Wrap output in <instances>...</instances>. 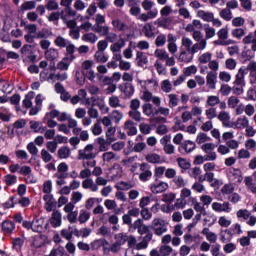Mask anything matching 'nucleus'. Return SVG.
Segmentation results:
<instances>
[{"instance_id": "f257e3e1", "label": "nucleus", "mask_w": 256, "mask_h": 256, "mask_svg": "<svg viewBox=\"0 0 256 256\" xmlns=\"http://www.w3.org/2000/svg\"><path fill=\"white\" fill-rule=\"evenodd\" d=\"M77 59L75 56V44L68 42L67 52L60 62L57 63L59 71H68L72 62Z\"/></svg>"}, {"instance_id": "f03ea898", "label": "nucleus", "mask_w": 256, "mask_h": 256, "mask_svg": "<svg viewBox=\"0 0 256 256\" xmlns=\"http://www.w3.org/2000/svg\"><path fill=\"white\" fill-rule=\"evenodd\" d=\"M167 225H169V223H167V221H165L164 219L154 218L150 228L154 230L155 235L161 237L163 233H167Z\"/></svg>"}, {"instance_id": "7ed1b4c3", "label": "nucleus", "mask_w": 256, "mask_h": 256, "mask_svg": "<svg viewBox=\"0 0 256 256\" xmlns=\"http://www.w3.org/2000/svg\"><path fill=\"white\" fill-rule=\"evenodd\" d=\"M118 89L121 91V93H124L126 99H131L133 95H135V86L129 82L120 84Z\"/></svg>"}, {"instance_id": "20e7f679", "label": "nucleus", "mask_w": 256, "mask_h": 256, "mask_svg": "<svg viewBox=\"0 0 256 256\" xmlns=\"http://www.w3.org/2000/svg\"><path fill=\"white\" fill-rule=\"evenodd\" d=\"M167 189H169V184L163 181L150 185V190L154 195H158V193H165Z\"/></svg>"}, {"instance_id": "39448f33", "label": "nucleus", "mask_w": 256, "mask_h": 256, "mask_svg": "<svg viewBox=\"0 0 256 256\" xmlns=\"http://www.w3.org/2000/svg\"><path fill=\"white\" fill-rule=\"evenodd\" d=\"M228 177L233 183H241L243 181V174L237 168H231L228 172Z\"/></svg>"}, {"instance_id": "423d86ee", "label": "nucleus", "mask_w": 256, "mask_h": 256, "mask_svg": "<svg viewBox=\"0 0 256 256\" xmlns=\"http://www.w3.org/2000/svg\"><path fill=\"white\" fill-rule=\"evenodd\" d=\"M213 211L217 213H231V207L229 206V202H224L223 204L219 202L212 203Z\"/></svg>"}, {"instance_id": "0eeeda50", "label": "nucleus", "mask_w": 256, "mask_h": 256, "mask_svg": "<svg viewBox=\"0 0 256 256\" xmlns=\"http://www.w3.org/2000/svg\"><path fill=\"white\" fill-rule=\"evenodd\" d=\"M1 231L4 235H11L15 231V222L11 220H4L1 223Z\"/></svg>"}, {"instance_id": "6e6552de", "label": "nucleus", "mask_w": 256, "mask_h": 256, "mask_svg": "<svg viewBox=\"0 0 256 256\" xmlns=\"http://www.w3.org/2000/svg\"><path fill=\"white\" fill-rule=\"evenodd\" d=\"M245 75H247V69H245V66H242L238 73L236 74V79L234 81V84L237 87H241V85H243V83H245Z\"/></svg>"}, {"instance_id": "1a4fd4ad", "label": "nucleus", "mask_w": 256, "mask_h": 256, "mask_svg": "<svg viewBox=\"0 0 256 256\" xmlns=\"http://www.w3.org/2000/svg\"><path fill=\"white\" fill-rule=\"evenodd\" d=\"M50 223L55 229L61 227V212L59 210H53Z\"/></svg>"}, {"instance_id": "9d476101", "label": "nucleus", "mask_w": 256, "mask_h": 256, "mask_svg": "<svg viewBox=\"0 0 256 256\" xmlns=\"http://www.w3.org/2000/svg\"><path fill=\"white\" fill-rule=\"evenodd\" d=\"M244 51H242L240 55V61L242 63H246L247 61H251L253 57H255V52L251 49H247V46L244 47Z\"/></svg>"}, {"instance_id": "9b49d317", "label": "nucleus", "mask_w": 256, "mask_h": 256, "mask_svg": "<svg viewBox=\"0 0 256 256\" xmlns=\"http://www.w3.org/2000/svg\"><path fill=\"white\" fill-rule=\"evenodd\" d=\"M233 125H235V129H245L249 127V118H247V116H244L243 118L239 117L233 122Z\"/></svg>"}, {"instance_id": "f8f14e48", "label": "nucleus", "mask_w": 256, "mask_h": 256, "mask_svg": "<svg viewBox=\"0 0 256 256\" xmlns=\"http://www.w3.org/2000/svg\"><path fill=\"white\" fill-rule=\"evenodd\" d=\"M216 81H217V73L213 71L208 72L206 76V83L209 89H215Z\"/></svg>"}, {"instance_id": "ddd939ff", "label": "nucleus", "mask_w": 256, "mask_h": 256, "mask_svg": "<svg viewBox=\"0 0 256 256\" xmlns=\"http://www.w3.org/2000/svg\"><path fill=\"white\" fill-rule=\"evenodd\" d=\"M171 21V17L158 18L156 21H154V25H158V27H162V29H169Z\"/></svg>"}, {"instance_id": "4468645a", "label": "nucleus", "mask_w": 256, "mask_h": 256, "mask_svg": "<svg viewBox=\"0 0 256 256\" xmlns=\"http://www.w3.org/2000/svg\"><path fill=\"white\" fill-rule=\"evenodd\" d=\"M59 55V50L55 48H48V50L45 51V58L47 61H55Z\"/></svg>"}, {"instance_id": "2eb2a0df", "label": "nucleus", "mask_w": 256, "mask_h": 256, "mask_svg": "<svg viewBox=\"0 0 256 256\" xmlns=\"http://www.w3.org/2000/svg\"><path fill=\"white\" fill-rule=\"evenodd\" d=\"M112 26L117 31H127L129 29V26L125 22L120 21L119 19L112 20Z\"/></svg>"}, {"instance_id": "dca6fc26", "label": "nucleus", "mask_w": 256, "mask_h": 256, "mask_svg": "<svg viewBox=\"0 0 256 256\" xmlns=\"http://www.w3.org/2000/svg\"><path fill=\"white\" fill-rule=\"evenodd\" d=\"M143 29L145 37H148V39L155 38V33L153 32L155 31V26H153V24L147 23L144 25Z\"/></svg>"}, {"instance_id": "f3484780", "label": "nucleus", "mask_w": 256, "mask_h": 256, "mask_svg": "<svg viewBox=\"0 0 256 256\" xmlns=\"http://www.w3.org/2000/svg\"><path fill=\"white\" fill-rule=\"evenodd\" d=\"M54 43L56 47H60V49H65L66 47V53H67V47H69V43H71V41H67V39L63 38V36H58L54 40Z\"/></svg>"}, {"instance_id": "a211bd4d", "label": "nucleus", "mask_w": 256, "mask_h": 256, "mask_svg": "<svg viewBox=\"0 0 256 256\" xmlns=\"http://www.w3.org/2000/svg\"><path fill=\"white\" fill-rule=\"evenodd\" d=\"M136 59L138 67H143L144 65H147V63H149L147 56H145L142 51H138L136 53Z\"/></svg>"}, {"instance_id": "6ab92c4d", "label": "nucleus", "mask_w": 256, "mask_h": 256, "mask_svg": "<svg viewBox=\"0 0 256 256\" xmlns=\"http://www.w3.org/2000/svg\"><path fill=\"white\" fill-rule=\"evenodd\" d=\"M196 147L197 146L195 145V142H193L191 140H186L182 144V149H184V151L186 153H193V151H195Z\"/></svg>"}, {"instance_id": "aec40b11", "label": "nucleus", "mask_w": 256, "mask_h": 256, "mask_svg": "<svg viewBox=\"0 0 256 256\" xmlns=\"http://www.w3.org/2000/svg\"><path fill=\"white\" fill-rule=\"evenodd\" d=\"M71 155V149L68 146H63L58 150L59 159H69Z\"/></svg>"}, {"instance_id": "412c9836", "label": "nucleus", "mask_w": 256, "mask_h": 256, "mask_svg": "<svg viewBox=\"0 0 256 256\" xmlns=\"http://www.w3.org/2000/svg\"><path fill=\"white\" fill-rule=\"evenodd\" d=\"M253 88H250L247 91V98L246 101H256V81H251Z\"/></svg>"}, {"instance_id": "4be33fe9", "label": "nucleus", "mask_w": 256, "mask_h": 256, "mask_svg": "<svg viewBox=\"0 0 256 256\" xmlns=\"http://www.w3.org/2000/svg\"><path fill=\"white\" fill-rule=\"evenodd\" d=\"M146 161L148 163L157 165V164L161 163V156L157 153L148 154V155H146Z\"/></svg>"}, {"instance_id": "5701e85b", "label": "nucleus", "mask_w": 256, "mask_h": 256, "mask_svg": "<svg viewBox=\"0 0 256 256\" xmlns=\"http://www.w3.org/2000/svg\"><path fill=\"white\" fill-rule=\"evenodd\" d=\"M106 245H109V241L105 238H100L97 240H94L91 244L92 249H99L100 247H105Z\"/></svg>"}, {"instance_id": "b1692460", "label": "nucleus", "mask_w": 256, "mask_h": 256, "mask_svg": "<svg viewBox=\"0 0 256 256\" xmlns=\"http://www.w3.org/2000/svg\"><path fill=\"white\" fill-rule=\"evenodd\" d=\"M177 163L180 169L183 171H187V169H191V162L187 161L185 158L178 157Z\"/></svg>"}, {"instance_id": "393cba45", "label": "nucleus", "mask_w": 256, "mask_h": 256, "mask_svg": "<svg viewBox=\"0 0 256 256\" xmlns=\"http://www.w3.org/2000/svg\"><path fill=\"white\" fill-rule=\"evenodd\" d=\"M35 7H37V2H35L34 0H32V1H26V2H24V3L20 6V9H21V11H31V10L35 9Z\"/></svg>"}, {"instance_id": "a878e982", "label": "nucleus", "mask_w": 256, "mask_h": 256, "mask_svg": "<svg viewBox=\"0 0 256 256\" xmlns=\"http://www.w3.org/2000/svg\"><path fill=\"white\" fill-rule=\"evenodd\" d=\"M96 143H98L99 146V151L103 152V151H109V144H107V142L105 141V138L103 137H98L95 140Z\"/></svg>"}, {"instance_id": "bb28decb", "label": "nucleus", "mask_w": 256, "mask_h": 256, "mask_svg": "<svg viewBox=\"0 0 256 256\" xmlns=\"http://www.w3.org/2000/svg\"><path fill=\"white\" fill-rule=\"evenodd\" d=\"M21 27H24L29 35L37 33V24H27V22L21 21Z\"/></svg>"}, {"instance_id": "cd10ccee", "label": "nucleus", "mask_w": 256, "mask_h": 256, "mask_svg": "<svg viewBox=\"0 0 256 256\" xmlns=\"http://www.w3.org/2000/svg\"><path fill=\"white\" fill-rule=\"evenodd\" d=\"M115 243H117L120 247H123L125 243H127V235L123 233L116 234L114 236Z\"/></svg>"}, {"instance_id": "c85d7f7f", "label": "nucleus", "mask_w": 256, "mask_h": 256, "mask_svg": "<svg viewBox=\"0 0 256 256\" xmlns=\"http://www.w3.org/2000/svg\"><path fill=\"white\" fill-rule=\"evenodd\" d=\"M102 23H105V16L101 15V14H97L96 15V25L97 27H99V29H94L95 33H101V31L103 30V26H101Z\"/></svg>"}, {"instance_id": "c756f323", "label": "nucleus", "mask_w": 256, "mask_h": 256, "mask_svg": "<svg viewBox=\"0 0 256 256\" xmlns=\"http://www.w3.org/2000/svg\"><path fill=\"white\" fill-rule=\"evenodd\" d=\"M97 35L93 33H86L82 36V41H86V43H97Z\"/></svg>"}, {"instance_id": "7c9ffc66", "label": "nucleus", "mask_w": 256, "mask_h": 256, "mask_svg": "<svg viewBox=\"0 0 256 256\" xmlns=\"http://www.w3.org/2000/svg\"><path fill=\"white\" fill-rule=\"evenodd\" d=\"M220 17L224 19V21H231V19H233V13L231 10L224 8L220 11Z\"/></svg>"}, {"instance_id": "2f4dec72", "label": "nucleus", "mask_w": 256, "mask_h": 256, "mask_svg": "<svg viewBox=\"0 0 256 256\" xmlns=\"http://www.w3.org/2000/svg\"><path fill=\"white\" fill-rule=\"evenodd\" d=\"M51 256H69L63 246H59L57 249H52L50 252Z\"/></svg>"}, {"instance_id": "473e14b6", "label": "nucleus", "mask_w": 256, "mask_h": 256, "mask_svg": "<svg viewBox=\"0 0 256 256\" xmlns=\"http://www.w3.org/2000/svg\"><path fill=\"white\" fill-rule=\"evenodd\" d=\"M111 119L114 120L116 125H119V123H121V119H123V113H121L119 110H113L111 113Z\"/></svg>"}, {"instance_id": "72a5a7b5", "label": "nucleus", "mask_w": 256, "mask_h": 256, "mask_svg": "<svg viewBox=\"0 0 256 256\" xmlns=\"http://www.w3.org/2000/svg\"><path fill=\"white\" fill-rule=\"evenodd\" d=\"M59 115H61V112L57 109H52L50 112H47L44 116L45 121L47 119H59Z\"/></svg>"}, {"instance_id": "f704fd0d", "label": "nucleus", "mask_w": 256, "mask_h": 256, "mask_svg": "<svg viewBox=\"0 0 256 256\" xmlns=\"http://www.w3.org/2000/svg\"><path fill=\"white\" fill-rule=\"evenodd\" d=\"M161 89L164 93H171V89H173V85H171V81H169V79L163 80L161 82Z\"/></svg>"}, {"instance_id": "c9c22d12", "label": "nucleus", "mask_w": 256, "mask_h": 256, "mask_svg": "<svg viewBox=\"0 0 256 256\" xmlns=\"http://www.w3.org/2000/svg\"><path fill=\"white\" fill-rule=\"evenodd\" d=\"M94 59H96L97 63H107L109 56L97 51L94 55Z\"/></svg>"}, {"instance_id": "e433bc0d", "label": "nucleus", "mask_w": 256, "mask_h": 256, "mask_svg": "<svg viewBox=\"0 0 256 256\" xmlns=\"http://www.w3.org/2000/svg\"><path fill=\"white\" fill-rule=\"evenodd\" d=\"M176 197H177V195L173 192L165 193V194H163L162 201H163V203L171 204V203H173V201H175Z\"/></svg>"}, {"instance_id": "4c0bfd02", "label": "nucleus", "mask_w": 256, "mask_h": 256, "mask_svg": "<svg viewBox=\"0 0 256 256\" xmlns=\"http://www.w3.org/2000/svg\"><path fill=\"white\" fill-rule=\"evenodd\" d=\"M75 77H76V83L78 85H85V79H86V75H85V72H81V71H76V74H75Z\"/></svg>"}, {"instance_id": "58836bf2", "label": "nucleus", "mask_w": 256, "mask_h": 256, "mask_svg": "<svg viewBox=\"0 0 256 256\" xmlns=\"http://www.w3.org/2000/svg\"><path fill=\"white\" fill-rule=\"evenodd\" d=\"M247 71H250V77L253 78V81H256V62L251 61L247 66Z\"/></svg>"}, {"instance_id": "ea45409f", "label": "nucleus", "mask_w": 256, "mask_h": 256, "mask_svg": "<svg viewBox=\"0 0 256 256\" xmlns=\"http://www.w3.org/2000/svg\"><path fill=\"white\" fill-rule=\"evenodd\" d=\"M95 157H97V154L93 152L87 154V152L79 150V159H86L87 161H89V159H95Z\"/></svg>"}, {"instance_id": "a19ab883", "label": "nucleus", "mask_w": 256, "mask_h": 256, "mask_svg": "<svg viewBox=\"0 0 256 256\" xmlns=\"http://www.w3.org/2000/svg\"><path fill=\"white\" fill-rule=\"evenodd\" d=\"M25 243V240H23V238L18 237L15 238L12 242V247L13 249H15L16 251H20L21 247H23V244Z\"/></svg>"}, {"instance_id": "79ce46f5", "label": "nucleus", "mask_w": 256, "mask_h": 256, "mask_svg": "<svg viewBox=\"0 0 256 256\" xmlns=\"http://www.w3.org/2000/svg\"><path fill=\"white\" fill-rule=\"evenodd\" d=\"M154 55L158 59H161V61H165L166 59H169V54L165 50L156 49L154 52Z\"/></svg>"}, {"instance_id": "37998d69", "label": "nucleus", "mask_w": 256, "mask_h": 256, "mask_svg": "<svg viewBox=\"0 0 256 256\" xmlns=\"http://www.w3.org/2000/svg\"><path fill=\"white\" fill-rule=\"evenodd\" d=\"M41 159L44 163H50L53 160V155L49 153L46 149L41 150Z\"/></svg>"}, {"instance_id": "c03bdc74", "label": "nucleus", "mask_w": 256, "mask_h": 256, "mask_svg": "<svg viewBox=\"0 0 256 256\" xmlns=\"http://www.w3.org/2000/svg\"><path fill=\"white\" fill-rule=\"evenodd\" d=\"M183 73L185 77H191V75H195L197 73V66L191 65L186 68H184Z\"/></svg>"}, {"instance_id": "a18cd8bd", "label": "nucleus", "mask_w": 256, "mask_h": 256, "mask_svg": "<svg viewBox=\"0 0 256 256\" xmlns=\"http://www.w3.org/2000/svg\"><path fill=\"white\" fill-rule=\"evenodd\" d=\"M46 9L47 11H57V9H59V3L55 0H48Z\"/></svg>"}, {"instance_id": "49530a36", "label": "nucleus", "mask_w": 256, "mask_h": 256, "mask_svg": "<svg viewBox=\"0 0 256 256\" xmlns=\"http://www.w3.org/2000/svg\"><path fill=\"white\" fill-rule=\"evenodd\" d=\"M91 218V214L87 211H81L79 216H78V221L79 223H87L88 219Z\"/></svg>"}, {"instance_id": "de8ad7c7", "label": "nucleus", "mask_w": 256, "mask_h": 256, "mask_svg": "<svg viewBox=\"0 0 256 256\" xmlns=\"http://www.w3.org/2000/svg\"><path fill=\"white\" fill-rule=\"evenodd\" d=\"M168 97H169V107L171 109L179 105V98H177L176 94H169Z\"/></svg>"}, {"instance_id": "09e8293b", "label": "nucleus", "mask_w": 256, "mask_h": 256, "mask_svg": "<svg viewBox=\"0 0 256 256\" xmlns=\"http://www.w3.org/2000/svg\"><path fill=\"white\" fill-rule=\"evenodd\" d=\"M140 215L142 219H144V221H149L151 220V217H153V214L151 213V211H149V208H142L140 210Z\"/></svg>"}, {"instance_id": "8fccbe9b", "label": "nucleus", "mask_w": 256, "mask_h": 256, "mask_svg": "<svg viewBox=\"0 0 256 256\" xmlns=\"http://www.w3.org/2000/svg\"><path fill=\"white\" fill-rule=\"evenodd\" d=\"M57 208V202L55 200H52L51 202H45L44 209L47 211V213H51V211H55Z\"/></svg>"}, {"instance_id": "3c124183", "label": "nucleus", "mask_w": 256, "mask_h": 256, "mask_svg": "<svg viewBox=\"0 0 256 256\" xmlns=\"http://www.w3.org/2000/svg\"><path fill=\"white\" fill-rule=\"evenodd\" d=\"M142 110L144 115H147V117H151L153 115V104L146 103L142 106Z\"/></svg>"}, {"instance_id": "603ef678", "label": "nucleus", "mask_w": 256, "mask_h": 256, "mask_svg": "<svg viewBox=\"0 0 256 256\" xmlns=\"http://www.w3.org/2000/svg\"><path fill=\"white\" fill-rule=\"evenodd\" d=\"M206 141H211V137L207 136L203 132H200L196 137V143H198V145H201V143H205Z\"/></svg>"}, {"instance_id": "864d4df0", "label": "nucleus", "mask_w": 256, "mask_h": 256, "mask_svg": "<svg viewBox=\"0 0 256 256\" xmlns=\"http://www.w3.org/2000/svg\"><path fill=\"white\" fill-rule=\"evenodd\" d=\"M167 43V37L165 34L158 35L155 40L156 47H163Z\"/></svg>"}, {"instance_id": "5fc2aeb1", "label": "nucleus", "mask_w": 256, "mask_h": 256, "mask_svg": "<svg viewBox=\"0 0 256 256\" xmlns=\"http://www.w3.org/2000/svg\"><path fill=\"white\" fill-rule=\"evenodd\" d=\"M236 216L238 217V219H244V221H247V219H249V210L247 209H240L237 211Z\"/></svg>"}, {"instance_id": "6e6d98bb", "label": "nucleus", "mask_w": 256, "mask_h": 256, "mask_svg": "<svg viewBox=\"0 0 256 256\" xmlns=\"http://www.w3.org/2000/svg\"><path fill=\"white\" fill-rule=\"evenodd\" d=\"M16 205H21V207H29L31 205V200L29 197H22L18 200H15Z\"/></svg>"}, {"instance_id": "4d7b16f0", "label": "nucleus", "mask_w": 256, "mask_h": 256, "mask_svg": "<svg viewBox=\"0 0 256 256\" xmlns=\"http://www.w3.org/2000/svg\"><path fill=\"white\" fill-rule=\"evenodd\" d=\"M232 37H235L236 39H241L242 37H245V30L243 28L233 29Z\"/></svg>"}, {"instance_id": "13d9d810", "label": "nucleus", "mask_w": 256, "mask_h": 256, "mask_svg": "<svg viewBox=\"0 0 256 256\" xmlns=\"http://www.w3.org/2000/svg\"><path fill=\"white\" fill-rule=\"evenodd\" d=\"M17 203H15V196L9 198L8 201L2 204L3 209H13Z\"/></svg>"}, {"instance_id": "bf43d9fd", "label": "nucleus", "mask_w": 256, "mask_h": 256, "mask_svg": "<svg viewBox=\"0 0 256 256\" xmlns=\"http://www.w3.org/2000/svg\"><path fill=\"white\" fill-rule=\"evenodd\" d=\"M109 105L113 109H117V107H121L119 97L117 96H112L109 98Z\"/></svg>"}, {"instance_id": "052dcab7", "label": "nucleus", "mask_w": 256, "mask_h": 256, "mask_svg": "<svg viewBox=\"0 0 256 256\" xmlns=\"http://www.w3.org/2000/svg\"><path fill=\"white\" fill-rule=\"evenodd\" d=\"M65 11H61V12H52L49 16H48V21L50 22H55L58 21L61 17V15H64Z\"/></svg>"}, {"instance_id": "680f3d73", "label": "nucleus", "mask_w": 256, "mask_h": 256, "mask_svg": "<svg viewBox=\"0 0 256 256\" xmlns=\"http://www.w3.org/2000/svg\"><path fill=\"white\" fill-rule=\"evenodd\" d=\"M153 176V172L151 170H145L144 172L140 173L139 179L140 181H149L151 177Z\"/></svg>"}, {"instance_id": "e2e57ef3", "label": "nucleus", "mask_w": 256, "mask_h": 256, "mask_svg": "<svg viewBox=\"0 0 256 256\" xmlns=\"http://www.w3.org/2000/svg\"><path fill=\"white\" fill-rule=\"evenodd\" d=\"M5 183L8 187H11V185H15V183H17V177L15 175L8 174L5 176Z\"/></svg>"}, {"instance_id": "0e129e2a", "label": "nucleus", "mask_w": 256, "mask_h": 256, "mask_svg": "<svg viewBox=\"0 0 256 256\" xmlns=\"http://www.w3.org/2000/svg\"><path fill=\"white\" fill-rule=\"evenodd\" d=\"M27 151L30 155H37V153H39V148H37L35 143L30 142L27 144Z\"/></svg>"}, {"instance_id": "69168bd1", "label": "nucleus", "mask_w": 256, "mask_h": 256, "mask_svg": "<svg viewBox=\"0 0 256 256\" xmlns=\"http://www.w3.org/2000/svg\"><path fill=\"white\" fill-rule=\"evenodd\" d=\"M237 105H239V98H237L235 96H231L228 99V107L230 109H235V107H237Z\"/></svg>"}, {"instance_id": "338daca9", "label": "nucleus", "mask_w": 256, "mask_h": 256, "mask_svg": "<svg viewBox=\"0 0 256 256\" xmlns=\"http://www.w3.org/2000/svg\"><path fill=\"white\" fill-rule=\"evenodd\" d=\"M160 253L162 256L171 255V253H173V248H171V246H167V245L161 246Z\"/></svg>"}, {"instance_id": "774afa93", "label": "nucleus", "mask_w": 256, "mask_h": 256, "mask_svg": "<svg viewBox=\"0 0 256 256\" xmlns=\"http://www.w3.org/2000/svg\"><path fill=\"white\" fill-rule=\"evenodd\" d=\"M116 157V154L114 152H105L103 155H102V159L103 161H106L107 163H109L110 161H113V159H115Z\"/></svg>"}]
</instances>
